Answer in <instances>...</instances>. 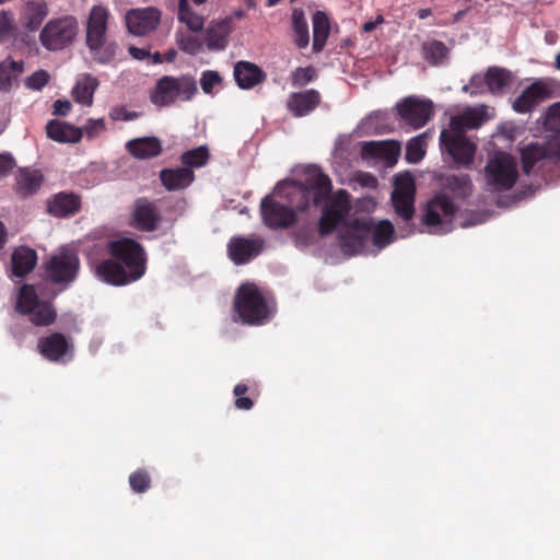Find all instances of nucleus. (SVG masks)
Returning <instances> with one entry per match:
<instances>
[{
	"instance_id": "c756f323",
	"label": "nucleus",
	"mask_w": 560,
	"mask_h": 560,
	"mask_svg": "<svg viewBox=\"0 0 560 560\" xmlns=\"http://www.w3.org/2000/svg\"><path fill=\"white\" fill-rule=\"evenodd\" d=\"M313 50L319 52L324 49L330 34V19L324 11H316L312 16Z\"/></svg>"
},
{
	"instance_id": "de8ad7c7",
	"label": "nucleus",
	"mask_w": 560,
	"mask_h": 560,
	"mask_svg": "<svg viewBox=\"0 0 560 560\" xmlns=\"http://www.w3.org/2000/svg\"><path fill=\"white\" fill-rule=\"evenodd\" d=\"M316 78V70L314 67H299L291 74V82L293 86H304Z\"/></svg>"
},
{
	"instance_id": "c03bdc74",
	"label": "nucleus",
	"mask_w": 560,
	"mask_h": 560,
	"mask_svg": "<svg viewBox=\"0 0 560 560\" xmlns=\"http://www.w3.org/2000/svg\"><path fill=\"white\" fill-rule=\"evenodd\" d=\"M545 125L556 133L555 138L559 142L560 152V102L549 106L545 116Z\"/></svg>"
},
{
	"instance_id": "5701e85b",
	"label": "nucleus",
	"mask_w": 560,
	"mask_h": 560,
	"mask_svg": "<svg viewBox=\"0 0 560 560\" xmlns=\"http://www.w3.org/2000/svg\"><path fill=\"white\" fill-rule=\"evenodd\" d=\"M48 212L56 218L74 215L81 209V199L73 192H59L47 205Z\"/></svg>"
},
{
	"instance_id": "4c0bfd02",
	"label": "nucleus",
	"mask_w": 560,
	"mask_h": 560,
	"mask_svg": "<svg viewBox=\"0 0 560 560\" xmlns=\"http://www.w3.org/2000/svg\"><path fill=\"white\" fill-rule=\"evenodd\" d=\"M292 30L294 33V43L299 48L307 47L310 43L308 24L302 9L292 10Z\"/></svg>"
},
{
	"instance_id": "9b49d317",
	"label": "nucleus",
	"mask_w": 560,
	"mask_h": 560,
	"mask_svg": "<svg viewBox=\"0 0 560 560\" xmlns=\"http://www.w3.org/2000/svg\"><path fill=\"white\" fill-rule=\"evenodd\" d=\"M398 118L412 129L422 128L434 114L433 103L415 95L407 96L395 106Z\"/></svg>"
},
{
	"instance_id": "58836bf2",
	"label": "nucleus",
	"mask_w": 560,
	"mask_h": 560,
	"mask_svg": "<svg viewBox=\"0 0 560 560\" xmlns=\"http://www.w3.org/2000/svg\"><path fill=\"white\" fill-rule=\"evenodd\" d=\"M209 159V149L206 145H199L183 152L180 155V163L183 166L189 167L194 171V168H200L207 165Z\"/></svg>"
},
{
	"instance_id": "0e129e2a",
	"label": "nucleus",
	"mask_w": 560,
	"mask_h": 560,
	"mask_svg": "<svg viewBox=\"0 0 560 560\" xmlns=\"http://www.w3.org/2000/svg\"><path fill=\"white\" fill-rule=\"evenodd\" d=\"M228 245H262V242L246 237H233Z\"/></svg>"
},
{
	"instance_id": "f03ea898",
	"label": "nucleus",
	"mask_w": 560,
	"mask_h": 560,
	"mask_svg": "<svg viewBox=\"0 0 560 560\" xmlns=\"http://www.w3.org/2000/svg\"><path fill=\"white\" fill-rule=\"evenodd\" d=\"M233 310L243 324L259 326L273 317L276 303L273 298L260 290L256 283L244 282L236 290Z\"/></svg>"
},
{
	"instance_id": "0eeeda50",
	"label": "nucleus",
	"mask_w": 560,
	"mask_h": 560,
	"mask_svg": "<svg viewBox=\"0 0 560 560\" xmlns=\"http://www.w3.org/2000/svg\"><path fill=\"white\" fill-rule=\"evenodd\" d=\"M79 33V22L73 15L49 20L39 33V42L49 51H59L73 44Z\"/></svg>"
},
{
	"instance_id": "473e14b6",
	"label": "nucleus",
	"mask_w": 560,
	"mask_h": 560,
	"mask_svg": "<svg viewBox=\"0 0 560 560\" xmlns=\"http://www.w3.org/2000/svg\"><path fill=\"white\" fill-rule=\"evenodd\" d=\"M97 86L98 81L96 78L91 74H83L72 89V97L81 105L91 106Z\"/></svg>"
},
{
	"instance_id": "e433bc0d",
	"label": "nucleus",
	"mask_w": 560,
	"mask_h": 560,
	"mask_svg": "<svg viewBox=\"0 0 560 560\" xmlns=\"http://www.w3.org/2000/svg\"><path fill=\"white\" fill-rule=\"evenodd\" d=\"M485 83L492 94L502 93L511 83V72L499 67H490L485 73Z\"/></svg>"
},
{
	"instance_id": "72a5a7b5",
	"label": "nucleus",
	"mask_w": 560,
	"mask_h": 560,
	"mask_svg": "<svg viewBox=\"0 0 560 560\" xmlns=\"http://www.w3.org/2000/svg\"><path fill=\"white\" fill-rule=\"evenodd\" d=\"M24 71V62L11 58L0 62V91L9 92L13 83Z\"/></svg>"
},
{
	"instance_id": "ddd939ff",
	"label": "nucleus",
	"mask_w": 560,
	"mask_h": 560,
	"mask_svg": "<svg viewBox=\"0 0 560 560\" xmlns=\"http://www.w3.org/2000/svg\"><path fill=\"white\" fill-rule=\"evenodd\" d=\"M394 184L390 200L395 212L404 221H409L415 213V179L410 173L398 174Z\"/></svg>"
},
{
	"instance_id": "7ed1b4c3",
	"label": "nucleus",
	"mask_w": 560,
	"mask_h": 560,
	"mask_svg": "<svg viewBox=\"0 0 560 560\" xmlns=\"http://www.w3.org/2000/svg\"><path fill=\"white\" fill-rule=\"evenodd\" d=\"M109 10L103 5H93L85 22V46L94 61L102 65L112 62L117 52V44L108 38Z\"/></svg>"
},
{
	"instance_id": "423d86ee",
	"label": "nucleus",
	"mask_w": 560,
	"mask_h": 560,
	"mask_svg": "<svg viewBox=\"0 0 560 560\" xmlns=\"http://www.w3.org/2000/svg\"><path fill=\"white\" fill-rule=\"evenodd\" d=\"M197 92V82L192 77L164 75L156 82L150 94V101L159 107H166L177 101H190Z\"/></svg>"
},
{
	"instance_id": "680f3d73",
	"label": "nucleus",
	"mask_w": 560,
	"mask_h": 560,
	"mask_svg": "<svg viewBox=\"0 0 560 560\" xmlns=\"http://www.w3.org/2000/svg\"><path fill=\"white\" fill-rule=\"evenodd\" d=\"M381 143L368 141L362 143V150L365 154L377 155L380 153Z\"/></svg>"
},
{
	"instance_id": "a18cd8bd",
	"label": "nucleus",
	"mask_w": 560,
	"mask_h": 560,
	"mask_svg": "<svg viewBox=\"0 0 560 560\" xmlns=\"http://www.w3.org/2000/svg\"><path fill=\"white\" fill-rule=\"evenodd\" d=\"M129 485L132 491L143 493L151 487V477L145 469H138L129 476Z\"/></svg>"
},
{
	"instance_id": "37998d69",
	"label": "nucleus",
	"mask_w": 560,
	"mask_h": 560,
	"mask_svg": "<svg viewBox=\"0 0 560 560\" xmlns=\"http://www.w3.org/2000/svg\"><path fill=\"white\" fill-rule=\"evenodd\" d=\"M229 257L235 265H244L256 258L262 247H228Z\"/></svg>"
},
{
	"instance_id": "4be33fe9",
	"label": "nucleus",
	"mask_w": 560,
	"mask_h": 560,
	"mask_svg": "<svg viewBox=\"0 0 560 560\" xmlns=\"http://www.w3.org/2000/svg\"><path fill=\"white\" fill-rule=\"evenodd\" d=\"M196 176L189 167L180 166L175 168H163L160 171L162 185L168 191L182 190L189 187Z\"/></svg>"
},
{
	"instance_id": "c85d7f7f",
	"label": "nucleus",
	"mask_w": 560,
	"mask_h": 560,
	"mask_svg": "<svg viewBox=\"0 0 560 560\" xmlns=\"http://www.w3.org/2000/svg\"><path fill=\"white\" fill-rule=\"evenodd\" d=\"M11 262L13 276L23 278L35 268L37 254L33 247H15Z\"/></svg>"
},
{
	"instance_id": "ea45409f",
	"label": "nucleus",
	"mask_w": 560,
	"mask_h": 560,
	"mask_svg": "<svg viewBox=\"0 0 560 560\" xmlns=\"http://www.w3.org/2000/svg\"><path fill=\"white\" fill-rule=\"evenodd\" d=\"M178 21L186 24L191 32H199L205 25L203 18L192 11L188 0L178 1Z\"/></svg>"
},
{
	"instance_id": "09e8293b",
	"label": "nucleus",
	"mask_w": 560,
	"mask_h": 560,
	"mask_svg": "<svg viewBox=\"0 0 560 560\" xmlns=\"http://www.w3.org/2000/svg\"><path fill=\"white\" fill-rule=\"evenodd\" d=\"M248 392L246 384L240 383L234 386L233 394L236 397L234 406L240 410H250L254 407V400L250 397H246L245 394Z\"/></svg>"
},
{
	"instance_id": "bf43d9fd",
	"label": "nucleus",
	"mask_w": 560,
	"mask_h": 560,
	"mask_svg": "<svg viewBox=\"0 0 560 560\" xmlns=\"http://www.w3.org/2000/svg\"><path fill=\"white\" fill-rule=\"evenodd\" d=\"M71 109V103L67 100H57L54 103L52 114L56 116H66Z\"/></svg>"
},
{
	"instance_id": "f3484780",
	"label": "nucleus",
	"mask_w": 560,
	"mask_h": 560,
	"mask_svg": "<svg viewBox=\"0 0 560 560\" xmlns=\"http://www.w3.org/2000/svg\"><path fill=\"white\" fill-rule=\"evenodd\" d=\"M551 96L549 86L541 80H537L528 85L512 102V108L518 114L533 112L538 105Z\"/></svg>"
},
{
	"instance_id": "774afa93",
	"label": "nucleus",
	"mask_w": 560,
	"mask_h": 560,
	"mask_svg": "<svg viewBox=\"0 0 560 560\" xmlns=\"http://www.w3.org/2000/svg\"><path fill=\"white\" fill-rule=\"evenodd\" d=\"M432 14V10L430 8H424V9H420L418 12H417V16L420 19V20H424L427 19L428 16H430Z\"/></svg>"
},
{
	"instance_id": "b1692460",
	"label": "nucleus",
	"mask_w": 560,
	"mask_h": 560,
	"mask_svg": "<svg viewBox=\"0 0 560 560\" xmlns=\"http://www.w3.org/2000/svg\"><path fill=\"white\" fill-rule=\"evenodd\" d=\"M126 150L136 159L147 160L156 158L162 153V142L156 137H142L129 140Z\"/></svg>"
},
{
	"instance_id": "1a4fd4ad",
	"label": "nucleus",
	"mask_w": 560,
	"mask_h": 560,
	"mask_svg": "<svg viewBox=\"0 0 560 560\" xmlns=\"http://www.w3.org/2000/svg\"><path fill=\"white\" fill-rule=\"evenodd\" d=\"M16 308L30 316L36 326H48L56 319L57 313L50 302L40 301L33 285L24 284L20 289Z\"/></svg>"
},
{
	"instance_id": "5fc2aeb1",
	"label": "nucleus",
	"mask_w": 560,
	"mask_h": 560,
	"mask_svg": "<svg viewBox=\"0 0 560 560\" xmlns=\"http://www.w3.org/2000/svg\"><path fill=\"white\" fill-rule=\"evenodd\" d=\"M469 130L465 126V120L462 115L451 117L448 128L443 129L441 132H446L451 136H466V131Z\"/></svg>"
},
{
	"instance_id": "f8f14e48",
	"label": "nucleus",
	"mask_w": 560,
	"mask_h": 560,
	"mask_svg": "<svg viewBox=\"0 0 560 560\" xmlns=\"http://www.w3.org/2000/svg\"><path fill=\"white\" fill-rule=\"evenodd\" d=\"M80 269V260L75 254L61 253L54 255L46 264L47 279L67 289L78 277Z\"/></svg>"
},
{
	"instance_id": "9d476101",
	"label": "nucleus",
	"mask_w": 560,
	"mask_h": 560,
	"mask_svg": "<svg viewBox=\"0 0 560 560\" xmlns=\"http://www.w3.org/2000/svg\"><path fill=\"white\" fill-rule=\"evenodd\" d=\"M351 210L350 195L347 190H338L331 200L323 208L318 220V233L320 235L331 234L341 225Z\"/></svg>"
},
{
	"instance_id": "a211bd4d",
	"label": "nucleus",
	"mask_w": 560,
	"mask_h": 560,
	"mask_svg": "<svg viewBox=\"0 0 560 560\" xmlns=\"http://www.w3.org/2000/svg\"><path fill=\"white\" fill-rule=\"evenodd\" d=\"M235 24L232 16L212 20L205 31V43L210 51L224 50L229 45V37L234 32Z\"/></svg>"
},
{
	"instance_id": "69168bd1",
	"label": "nucleus",
	"mask_w": 560,
	"mask_h": 560,
	"mask_svg": "<svg viewBox=\"0 0 560 560\" xmlns=\"http://www.w3.org/2000/svg\"><path fill=\"white\" fill-rule=\"evenodd\" d=\"M383 21H384L383 16L378 15L375 21L365 22L362 25V31L364 33H370V32H372L376 27L377 24L383 23Z\"/></svg>"
},
{
	"instance_id": "a19ab883",
	"label": "nucleus",
	"mask_w": 560,
	"mask_h": 560,
	"mask_svg": "<svg viewBox=\"0 0 560 560\" xmlns=\"http://www.w3.org/2000/svg\"><path fill=\"white\" fill-rule=\"evenodd\" d=\"M445 187L455 196L466 198L471 194L472 185L468 175H450L445 179Z\"/></svg>"
},
{
	"instance_id": "393cba45",
	"label": "nucleus",
	"mask_w": 560,
	"mask_h": 560,
	"mask_svg": "<svg viewBox=\"0 0 560 560\" xmlns=\"http://www.w3.org/2000/svg\"><path fill=\"white\" fill-rule=\"evenodd\" d=\"M234 78L241 89L249 90L264 82L266 73L255 63L238 61L234 67Z\"/></svg>"
},
{
	"instance_id": "864d4df0",
	"label": "nucleus",
	"mask_w": 560,
	"mask_h": 560,
	"mask_svg": "<svg viewBox=\"0 0 560 560\" xmlns=\"http://www.w3.org/2000/svg\"><path fill=\"white\" fill-rule=\"evenodd\" d=\"M221 82V77L217 71L207 70L202 72L201 79H200V85L202 91L206 94L211 93L214 85L219 84Z\"/></svg>"
},
{
	"instance_id": "338daca9",
	"label": "nucleus",
	"mask_w": 560,
	"mask_h": 560,
	"mask_svg": "<svg viewBox=\"0 0 560 560\" xmlns=\"http://www.w3.org/2000/svg\"><path fill=\"white\" fill-rule=\"evenodd\" d=\"M105 245L115 246V245H140V244L137 243L136 241L131 240V238H122V240H119V241H107L105 243Z\"/></svg>"
},
{
	"instance_id": "8fccbe9b",
	"label": "nucleus",
	"mask_w": 560,
	"mask_h": 560,
	"mask_svg": "<svg viewBox=\"0 0 560 560\" xmlns=\"http://www.w3.org/2000/svg\"><path fill=\"white\" fill-rule=\"evenodd\" d=\"M14 15L11 11L0 12V43L7 39L14 32Z\"/></svg>"
},
{
	"instance_id": "49530a36",
	"label": "nucleus",
	"mask_w": 560,
	"mask_h": 560,
	"mask_svg": "<svg viewBox=\"0 0 560 560\" xmlns=\"http://www.w3.org/2000/svg\"><path fill=\"white\" fill-rule=\"evenodd\" d=\"M425 154L423 141L420 136L413 137L408 141L405 158L409 163L420 162Z\"/></svg>"
},
{
	"instance_id": "39448f33",
	"label": "nucleus",
	"mask_w": 560,
	"mask_h": 560,
	"mask_svg": "<svg viewBox=\"0 0 560 560\" xmlns=\"http://www.w3.org/2000/svg\"><path fill=\"white\" fill-rule=\"evenodd\" d=\"M483 176L490 191H508L512 189L517 182V162L511 154L497 151L489 156L483 170Z\"/></svg>"
},
{
	"instance_id": "79ce46f5",
	"label": "nucleus",
	"mask_w": 560,
	"mask_h": 560,
	"mask_svg": "<svg viewBox=\"0 0 560 560\" xmlns=\"http://www.w3.org/2000/svg\"><path fill=\"white\" fill-rule=\"evenodd\" d=\"M175 38L178 48L188 55L196 56L202 49L200 39L189 33L177 32Z\"/></svg>"
},
{
	"instance_id": "aec40b11",
	"label": "nucleus",
	"mask_w": 560,
	"mask_h": 560,
	"mask_svg": "<svg viewBox=\"0 0 560 560\" xmlns=\"http://www.w3.org/2000/svg\"><path fill=\"white\" fill-rule=\"evenodd\" d=\"M71 346L66 336L61 332H52L38 341L40 354L49 361L61 360L70 350Z\"/></svg>"
},
{
	"instance_id": "603ef678",
	"label": "nucleus",
	"mask_w": 560,
	"mask_h": 560,
	"mask_svg": "<svg viewBox=\"0 0 560 560\" xmlns=\"http://www.w3.org/2000/svg\"><path fill=\"white\" fill-rule=\"evenodd\" d=\"M140 116L139 113L128 110L126 106H115L109 112V118L114 121H129L135 120Z\"/></svg>"
},
{
	"instance_id": "e2e57ef3",
	"label": "nucleus",
	"mask_w": 560,
	"mask_h": 560,
	"mask_svg": "<svg viewBox=\"0 0 560 560\" xmlns=\"http://www.w3.org/2000/svg\"><path fill=\"white\" fill-rule=\"evenodd\" d=\"M129 54L132 58L137 60H144L145 58L150 57L149 50L144 48H138L135 46L129 47Z\"/></svg>"
},
{
	"instance_id": "a878e982",
	"label": "nucleus",
	"mask_w": 560,
	"mask_h": 560,
	"mask_svg": "<svg viewBox=\"0 0 560 560\" xmlns=\"http://www.w3.org/2000/svg\"><path fill=\"white\" fill-rule=\"evenodd\" d=\"M133 218L137 226L142 231H154L161 220L160 212L154 202L139 199L136 203Z\"/></svg>"
},
{
	"instance_id": "cd10ccee",
	"label": "nucleus",
	"mask_w": 560,
	"mask_h": 560,
	"mask_svg": "<svg viewBox=\"0 0 560 560\" xmlns=\"http://www.w3.org/2000/svg\"><path fill=\"white\" fill-rule=\"evenodd\" d=\"M47 137L60 143H77L82 139V131L68 122L50 120L46 125Z\"/></svg>"
},
{
	"instance_id": "2f4dec72",
	"label": "nucleus",
	"mask_w": 560,
	"mask_h": 560,
	"mask_svg": "<svg viewBox=\"0 0 560 560\" xmlns=\"http://www.w3.org/2000/svg\"><path fill=\"white\" fill-rule=\"evenodd\" d=\"M306 189L312 194L313 203L319 206L331 192V180L328 175L317 172L306 179Z\"/></svg>"
},
{
	"instance_id": "dca6fc26",
	"label": "nucleus",
	"mask_w": 560,
	"mask_h": 560,
	"mask_svg": "<svg viewBox=\"0 0 560 560\" xmlns=\"http://www.w3.org/2000/svg\"><path fill=\"white\" fill-rule=\"evenodd\" d=\"M161 16V10L155 7L130 9L126 13V26L131 34L145 36L159 26Z\"/></svg>"
},
{
	"instance_id": "bb28decb",
	"label": "nucleus",
	"mask_w": 560,
	"mask_h": 560,
	"mask_svg": "<svg viewBox=\"0 0 560 560\" xmlns=\"http://www.w3.org/2000/svg\"><path fill=\"white\" fill-rule=\"evenodd\" d=\"M553 152L550 148L540 143H529L521 150L522 168L525 174H530L536 166L551 159Z\"/></svg>"
},
{
	"instance_id": "13d9d810",
	"label": "nucleus",
	"mask_w": 560,
	"mask_h": 560,
	"mask_svg": "<svg viewBox=\"0 0 560 560\" xmlns=\"http://www.w3.org/2000/svg\"><path fill=\"white\" fill-rule=\"evenodd\" d=\"M485 75L481 77L479 74H475L471 77L469 84L464 88L465 91L471 90V94H478L481 92L482 86L485 85Z\"/></svg>"
},
{
	"instance_id": "052dcab7",
	"label": "nucleus",
	"mask_w": 560,
	"mask_h": 560,
	"mask_svg": "<svg viewBox=\"0 0 560 560\" xmlns=\"http://www.w3.org/2000/svg\"><path fill=\"white\" fill-rule=\"evenodd\" d=\"M105 129L104 119L89 120L86 126V132L90 137Z\"/></svg>"
},
{
	"instance_id": "412c9836",
	"label": "nucleus",
	"mask_w": 560,
	"mask_h": 560,
	"mask_svg": "<svg viewBox=\"0 0 560 560\" xmlns=\"http://www.w3.org/2000/svg\"><path fill=\"white\" fill-rule=\"evenodd\" d=\"M320 103V94L314 89L292 93L288 98V109L295 117H303L313 112Z\"/></svg>"
},
{
	"instance_id": "f704fd0d",
	"label": "nucleus",
	"mask_w": 560,
	"mask_h": 560,
	"mask_svg": "<svg viewBox=\"0 0 560 560\" xmlns=\"http://www.w3.org/2000/svg\"><path fill=\"white\" fill-rule=\"evenodd\" d=\"M366 247H317L315 255L324 257L325 262L336 265L342 260L364 253Z\"/></svg>"
},
{
	"instance_id": "7c9ffc66",
	"label": "nucleus",
	"mask_w": 560,
	"mask_h": 560,
	"mask_svg": "<svg viewBox=\"0 0 560 560\" xmlns=\"http://www.w3.org/2000/svg\"><path fill=\"white\" fill-rule=\"evenodd\" d=\"M421 55L431 67H439L448 60L450 48L441 40L430 39L422 43Z\"/></svg>"
},
{
	"instance_id": "6e6d98bb",
	"label": "nucleus",
	"mask_w": 560,
	"mask_h": 560,
	"mask_svg": "<svg viewBox=\"0 0 560 560\" xmlns=\"http://www.w3.org/2000/svg\"><path fill=\"white\" fill-rule=\"evenodd\" d=\"M465 120V126L469 130L479 128L483 122L482 113L477 109H467L460 114Z\"/></svg>"
},
{
	"instance_id": "20e7f679",
	"label": "nucleus",
	"mask_w": 560,
	"mask_h": 560,
	"mask_svg": "<svg viewBox=\"0 0 560 560\" xmlns=\"http://www.w3.org/2000/svg\"><path fill=\"white\" fill-rule=\"evenodd\" d=\"M349 241L358 245L372 242V245H389L396 238L395 228L389 220L375 221L373 218H357L345 225Z\"/></svg>"
},
{
	"instance_id": "6e6552de",
	"label": "nucleus",
	"mask_w": 560,
	"mask_h": 560,
	"mask_svg": "<svg viewBox=\"0 0 560 560\" xmlns=\"http://www.w3.org/2000/svg\"><path fill=\"white\" fill-rule=\"evenodd\" d=\"M456 206L445 194H438L427 203L422 224L431 234H445L452 230Z\"/></svg>"
},
{
	"instance_id": "f257e3e1",
	"label": "nucleus",
	"mask_w": 560,
	"mask_h": 560,
	"mask_svg": "<svg viewBox=\"0 0 560 560\" xmlns=\"http://www.w3.org/2000/svg\"><path fill=\"white\" fill-rule=\"evenodd\" d=\"M106 255L94 258L89 254V265L94 276L113 287H124L141 279L147 271L144 247H106Z\"/></svg>"
},
{
	"instance_id": "c9c22d12",
	"label": "nucleus",
	"mask_w": 560,
	"mask_h": 560,
	"mask_svg": "<svg viewBox=\"0 0 560 560\" xmlns=\"http://www.w3.org/2000/svg\"><path fill=\"white\" fill-rule=\"evenodd\" d=\"M43 182V176L37 171L21 170L16 176V191L23 197L35 194Z\"/></svg>"
},
{
	"instance_id": "2eb2a0df",
	"label": "nucleus",
	"mask_w": 560,
	"mask_h": 560,
	"mask_svg": "<svg viewBox=\"0 0 560 560\" xmlns=\"http://www.w3.org/2000/svg\"><path fill=\"white\" fill-rule=\"evenodd\" d=\"M439 140L442 154H447L454 164L463 166L472 164L477 145L467 136L441 132Z\"/></svg>"
},
{
	"instance_id": "6ab92c4d",
	"label": "nucleus",
	"mask_w": 560,
	"mask_h": 560,
	"mask_svg": "<svg viewBox=\"0 0 560 560\" xmlns=\"http://www.w3.org/2000/svg\"><path fill=\"white\" fill-rule=\"evenodd\" d=\"M48 14L49 8L46 0H26L21 10V21L27 31L35 32Z\"/></svg>"
},
{
	"instance_id": "3c124183",
	"label": "nucleus",
	"mask_w": 560,
	"mask_h": 560,
	"mask_svg": "<svg viewBox=\"0 0 560 560\" xmlns=\"http://www.w3.org/2000/svg\"><path fill=\"white\" fill-rule=\"evenodd\" d=\"M48 72L45 70H38L26 79L25 85L31 90L39 91L48 83Z\"/></svg>"
},
{
	"instance_id": "4468645a",
	"label": "nucleus",
	"mask_w": 560,
	"mask_h": 560,
	"mask_svg": "<svg viewBox=\"0 0 560 560\" xmlns=\"http://www.w3.org/2000/svg\"><path fill=\"white\" fill-rule=\"evenodd\" d=\"M259 210L264 224L272 230L289 229L298 220L292 207L277 201L271 195L261 199Z\"/></svg>"
},
{
	"instance_id": "4d7b16f0",
	"label": "nucleus",
	"mask_w": 560,
	"mask_h": 560,
	"mask_svg": "<svg viewBox=\"0 0 560 560\" xmlns=\"http://www.w3.org/2000/svg\"><path fill=\"white\" fill-rule=\"evenodd\" d=\"M15 163L9 154L0 153V179L8 176L13 170Z\"/></svg>"
}]
</instances>
